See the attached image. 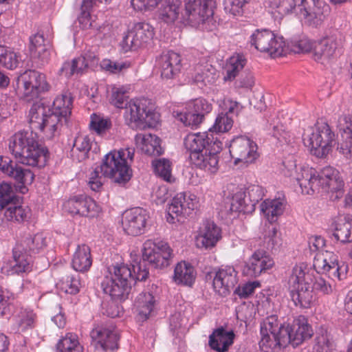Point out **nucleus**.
<instances>
[{
	"label": "nucleus",
	"instance_id": "nucleus-1",
	"mask_svg": "<svg viewBox=\"0 0 352 352\" xmlns=\"http://www.w3.org/2000/svg\"><path fill=\"white\" fill-rule=\"evenodd\" d=\"M72 98L65 92L57 96L51 106L41 100L34 102L29 113L30 131H23L11 137L9 149L19 163L30 166H43L47 160V150L38 142L34 131H45L46 137L52 138L62 120L71 114Z\"/></svg>",
	"mask_w": 352,
	"mask_h": 352
},
{
	"label": "nucleus",
	"instance_id": "nucleus-2",
	"mask_svg": "<svg viewBox=\"0 0 352 352\" xmlns=\"http://www.w3.org/2000/svg\"><path fill=\"white\" fill-rule=\"evenodd\" d=\"M142 252V260L134 259L131 263L132 268L124 264L113 267V275L111 278L106 277L101 284L104 293L113 300H125L137 280L142 281L147 278V264L154 268H163L170 263L172 250L166 242L155 243L147 240L143 244Z\"/></svg>",
	"mask_w": 352,
	"mask_h": 352
},
{
	"label": "nucleus",
	"instance_id": "nucleus-3",
	"mask_svg": "<svg viewBox=\"0 0 352 352\" xmlns=\"http://www.w3.org/2000/svg\"><path fill=\"white\" fill-rule=\"evenodd\" d=\"M296 180L302 192L311 195L316 192L335 191L336 198L344 194V183L340 173L332 167H325L320 173L309 167H300Z\"/></svg>",
	"mask_w": 352,
	"mask_h": 352
},
{
	"label": "nucleus",
	"instance_id": "nucleus-4",
	"mask_svg": "<svg viewBox=\"0 0 352 352\" xmlns=\"http://www.w3.org/2000/svg\"><path fill=\"white\" fill-rule=\"evenodd\" d=\"M280 14L294 12L310 26L318 27L329 12V7L320 0H276Z\"/></svg>",
	"mask_w": 352,
	"mask_h": 352
},
{
	"label": "nucleus",
	"instance_id": "nucleus-5",
	"mask_svg": "<svg viewBox=\"0 0 352 352\" xmlns=\"http://www.w3.org/2000/svg\"><path fill=\"white\" fill-rule=\"evenodd\" d=\"M45 245V240L42 234L29 235L23 239L13 249V259L8 263L12 274H19L31 271L32 258L30 254L38 253Z\"/></svg>",
	"mask_w": 352,
	"mask_h": 352
},
{
	"label": "nucleus",
	"instance_id": "nucleus-6",
	"mask_svg": "<svg viewBox=\"0 0 352 352\" xmlns=\"http://www.w3.org/2000/svg\"><path fill=\"white\" fill-rule=\"evenodd\" d=\"M304 263L296 265L292 270L289 283L292 287V299L296 306L309 308L314 302L315 297L313 292V276L306 272Z\"/></svg>",
	"mask_w": 352,
	"mask_h": 352
},
{
	"label": "nucleus",
	"instance_id": "nucleus-7",
	"mask_svg": "<svg viewBox=\"0 0 352 352\" xmlns=\"http://www.w3.org/2000/svg\"><path fill=\"white\" fill-rule=\"evenodd\" d=\"M304 144L313 155L325 157L336 143L335 134L324 122H317L314 127H308L302 135Z\"/></svg>",
	"mask_w": 352,
	"mask_h": 352
},
{
	"label": "nucleus",
	"instance_id": "nucleus-8",
	"mask_svg": "<svg viewBox=\"0 0 352 352\" xmlns=\"http://www.w3.org/2000/svg\"><path fill=\"white\" fill-rule=\"evenodd\" d=\"M100 171L105 177L120 186L126 184L132 177L130 162H127L126 152L123 149L105 155L100 165Z\"/></svg>",
	"mask_w": 352,
	"mask_h": 352
},
{
	"label": "nucleus",
	"instance_id": "nucleus-9",
	"mask_svg": "<svg viewBox=\"0 0 352 352\" xmlns=\"http://www.w3.org/2000/svg\"><path fill=\"white\" fill-rule=\"evenodd\" d=\"M249 42L258 51L268 53L273 58L282 56L285 47L283 36L267 29L256 30Z\"/></svg>",
	"mask_w": 352,
	"mask_h": 352
},
{
	"label": "nucleus",
	"instance_id": "nucleus-10",
	"mask_svg": "<svg viewBox=\"0 0 352 352\" xmlns=\"http://www.w3.org/2000/svg\"><path fill=\"white\" fill-rule=\"evenodd\" d=\"M22 85L23 98L27 102L37 99L42 92L50 89L45 74L36 70H27L18 78V84Z\"/></svg>",
	"mask_w": 352,
	"mask_h": 352
},
{
	"label": "nucleus",
	"instance_id": "nucleus-11",
	"mask_svg": "<svg viewBox=\"0 0 352 352\" xmlns=\"http://www.w3.org/2000/svg\"><path fill=\"white\" fill-rule=\"evenodd\" d=\"M315 270L319 274H327L328 276L339 280L346 276L348 265L344 262H339L331 252H318L316 254L313 263Z\"/></svg>",
	"mask_w": 352,
	"mask_h": 352
},
{
	"label": "nucleus",
	"instance_id": "nucleus-12",
	"mask_svg": "<svg viewBox=\"0 0 352 352\" xmlns=\"http://www.w3.org/2000/svg\"><path fill=\"white\" fill-rule=\"evenodd\" d=\"M214 3L213 0H186L183 18L192 26L203 23L213 15Z\"/></svg>",
	"mask_w": 352,
	"mask_h": 352
},
{
	"label": "nucleus",
	"instance_id": "nucleus-13",
	"mask_svg": "<svg viewBox=\"0 0 352 352\" xmlns=\"http://www.w3.org/2000/svg\"><path fill=\"white\" fill-rule=\"evenodd\" d=\"M256 144L246 136H238L232 140L230 146V153L235 158V163L241 162L251 164L258 157Z\"/></svg>",
	"mask_w": 352,
	"mask_h": 352
},
{
	"label": "nucleus",
	"instance_id": "nucleus-14",
	"mask_svg": "<svg viewBox=\"0 0 352 352\" xmlns=\"http://www.w3.org/2000/svg\"><path fill=\"white\" fill-rule=\"evenodd\" d=\"M154 36L153 27L147 23H137L128 30L123 38V47L135 50L148 43Z\"/></svg>",
	"mask_w": 352,
	"mask_h": 352
},
{
	"label": "nucleus",
	"instance_id": "nucleus-15",
	"mask_svg": "<svg viewBox=\"0 0 352 352\" xmlns=\"http://www.w3.org/2000/svg\"><path fill=\"white\" fill-rule=\"evenodd\" d=\"M0 170L21 184L20 192L23 194L28 190L25 185L31 184L34 179L30 170L21 167L6 156H0Z\"/></svg>",
	"mask_w": 352,
	"mask_h": 352
},
{
	"label": "nucleus",
	"instance_id": "nucleus-16",
	"mask_svg": "<svg viewBox=\"0 0 352 352\" xmlns=\"http://www.w3.org/2000/svg\"><path fill=\"white\" fill-rule=\"evenodd\" d=\"M90 336L96 349L103 351H113L118 348L119 335L115 327L96 325L90 332Z\"/></svg>",
	"mask_w": 352,
	"mask_h": 352
},
{
	"label": "nucleus",
	"instance_id": "nucleus-17",
	"mask_svg": "<svg viewBox=\"0 0 352 352\" xmlns=\"http://www.w3.org/2000/svg\"><path fill=\"white\" fill-rule=\"evenodd\" d=\"M148 218L146 210L142 208H132L123 214L122 228L129 235H140L144 232Z\"/></svg>",
	"mask_w": 352,
	"mask_h": 352
},
{
	"label": "nucleus",
	"instance_id": "nucleus-18",
	"mask_svg": "<svg viewBox=\"0 0 352 352\" xmlns=\"http://www.w3.org/2000/svg\"><path fill=\"white\" fill-rule=\"evenodd\" d=\"M212 109V104L204 98H197L188 104L187 111L180 115V120L191 127L198 126L206 115Z\"/></svg>",
	"mask_w": 352,
	"mask_h": 352
},
{
	"label": "nucleus",
	"instance_id": "nucleus-19",
	"mask_svg": "<svg viewBox=\"0 0 352 352\" xmlns=\"http://www.w3.org/2000/svg\"><path fill=\"white\" fill-rule=\"evenodd\" d=\"M65 210L69 213L94 217L100 212L101 208L91 198L83 195L74 197L64 204Z\"/></svg>",
	"mask_w": 352,
	"mask_h": 352
},
{
	"label": "nucleus",
	"instance_id": "nucleus-20",
	"mask_svg": "<svg viewBox=\"0 0 352 352\" xmlns=\"http://www.w3.org/2000/svg\"><path fill=\"white\" fill-rule=\"evenodd\" d=\"M195 208V203L192 198L190 197L186 198L185 194L179 193L173 198L167 209L168 214L167 221L172 223H175V219L182 221L183 218L191 214Z\"/></svg>",
	"mask_w": 352,
	"mask_h": 352
},
{
	"label": "nucleus",
	"instance_id": "nucleus-21",
	"mask_svg": "<svg viewBox=\"0 0 352 352\" xmlns=\"http://www.w3.org/2000/svg\"><path fill=\"white\" fill-rule=\"evenodd\" d=\"M273 259L263 250L256 251L249 258L243 268V274L252 278L260 276L263 272L272 268Z\"/></svg>",
	"mask_w": 352,
	"mask_h": 352
},
{
	"label": "nucleus",
	"instance_id": "nucleus-22",
	"mask_svg": "<svg viewBox=\"0 0 352 352\" xmlns=\"http://www.w3.org/2000/svg\"><path fill=\"white\" fill-rule=\"evenodd\" d=\"M237 283L236 272L234 267H226L215 272L213 278V287L221 296H226Z\"/></svg>",
	"mask_w": 352,
	"mask_h": 352
},
{
	"label": "nucleus",
	"instance_id": "nucleus-23",
	"mask_svg": "<svg viewBox=\"0 0 352 352\" xmlns=\"http://www.w3.org/2000/svg\"><path fill=\"white\" fill-rule=\"evenodd\" d=\"M287 331L290 337L289 344L298 346L303 340L310 338L313 335L311 327L307 319L303 316L295 318L291 324H287Z\"/></svg>",
	"mask_w": 352,
	"mask_h": 352
},
{
	"label": "nucleus",
	"instance_id": "nucleus-24",
	"mask_svg": "<svg viewBox=\"0 0 352 352\" xmlns=\"http://www.w3.org/2000/svg\"><path fill=\"white\" fill-rule=\"evenodd\" d=\"M221 237L220 228L213 221L206 220L196 237V246L206 250L212 248Z\"/></svg>",
	"mask_w": 352,
	"mask_h": 352
},
{
	"label": "nucleus",
	"instance_id": "nucleus-25",
	"mask_svg": "<svg viewBox=\"0 0 352 352\" xmlns=\"http://www.w3.org/2000/svg\"><path fill=\"white\" fill-rule=\"evenodd\" d=\"M157 61L162 78L172 79L180 72L181 58L176 52L168 51L163 53Z\"/></svg>",
	"mask_w": 352,
	"mask_h": 352
},
{
	"label": "nucleus",
	"instance_id": "nucleus-26",
	"mask_svg": "<svg viewBox=\"0 0 352 352\" xmlns=\"http://www.w3.org/2000/svg\"><path fill=\"white\" fill-rule=\"evenodd\" d=\"M146 104L147 100L143 98L130 101L124 106V116L128 124L148 122L151 109H148Z\"/></svg>",
	"mask_w": 352,
	"mask_h": 352
},
{
	"label": "nucleus",
	"instance_id": "nucleus-27",
	"mask_svg": "<svg viewBox=\"0 0 352 352\" xmlns=\"http://www.w3.org/2000/svg\"><path fill=\"white\" fill-rule=\"evenodd\" d=\"M279 334L261 333L259 346L263 352H272L285 348L289 344L290 337L287 330H282Z\"/></svg>",
	"mask_w": 352,
	"mask_h": 352
},
{
	"label": "nucleus",
	"instance_id": "nucleus-28",
	"mask_svg": "<svg viewBox=\"0 0 352 352\" xmlns=\"http://www.w3.org/2000/svg\"><path fill=\"white\" fill-rule=\"evenodd\" d=\"M340 46V41L333 36L323 38L314 46L316 59H329L337 55Z\"/></svg>",
	"mask_w": 352,
	"mask_h": 352
},
{
	"label": "nucleus",
	"instance_id": "nucleus-29",
	"mask_svg": "<svg viewBox=\"0 0 352 352\" xmlns=\"http://www.w3.org/2000/svg\"><path fill=\"white\" fill-rule=\"evenodd\" d=\"M135 140L142 151L148 155L160 156L164 152L160 144L161 140L155 135L138 134Z\"/></svg>",
	"mask_w": 352,
	"mask_h": 352
},
{
	"label": "nucleus",
	"instance_id": "nucleus-30",
	"mask_svg": "<svg viewBox=\"0 0 352 352\" xmlns=\"http://www.w3.org/2000/svg\"><path fill=\"white\" fill-rule=\"evenodd\" d=\"M30 52L32 57L38 60V64L44 65L50 59V53L45 44L43 34L37 33L30 38Z\"/></svg>",
	"mask_w": 352,
	"mask_h": 352
},
{
	"label": "nucleus",
	"instance_id": "nucleus-31",
	"mask_svg": "<svg viewBox=\"0 0 352 352\" xmlns=\"http://www.w3.org/2000/svg\"><path fill=\"white\" fill-rule=\"evenodd\" d=\"M234 334L232 331H226L223 327L214 331L210 336L209 345L217 352H225L233 343Z\"/></svg>",
	"mask_w": 352,
	"mask_h": 352
},
{
	"label": "nucleus",
	"instance_id": "nucleus-32",
	"mask_svg": "<svg viewBox=\"0 0 352 352\" xmlns=\"http://www.w3.org/2000/svg\"><path fill=\"white\" fill-rule=\"evenodd\" d=\"M189 159L195 166L210 174H214L219 169V157L210 155L208 152L189 154Z\"/></svg>",
	"mask_w": 352,
	"mask_h": 352
},
{
	"label": "nucleus",
	"instance_id": "nucleus-33",
	"mask_svg": "<svg viewBox=\"0 0 352 352\" xmlns=\"http://www.w3.org/2000/svg\"><path fill=\"white\" fill-rule=\"evenodd\" d=\"M286 201L283 198L266 199L261 205V210L271 223L277 220L285 210Z\"/></svg>",
	"mask_w": 352,
	"mask_h": 352
},
{
	"label": "nucleus",
	"instance_id": "nucleus-34",
	"mask_svg": "<svg viewBox=\"0 0 352 352\" xmlns=\"http://www.w3.org/2000/svg\"><path fill=\"white\" fill-rule=\"evenodd\" d=\"M344 120L341 133L342 142L338 144L337 150L346 160H352V116L346 117Z\"/></svg>",
	"mask_w": 352,
	"mask_h": 352
},
{
	"label": "nucleus",
	"instance_id": "nucleus-35",
	"mask_svg": "<svg viewBox=\"0 0 352 352\" xmlns=\"http://www.w3.org/2000/svg\"><path fill=\"white\" fill-rule=\"evenodd\" d=\"M72 264L76 272L87 271L92 264L89 247L85 244L78 245L74 254Z\"/></svg>",
	"mask_w": 352,
	"mask_h": 352
},
{
	"label": "nucleus",
	"instance_id": "nucleus-36",
	"mask_svg": "<svg viewBox=\"0 0 352 352\" xmlns=\"http://www.w3.org/2000/svg\"><path fill=\"white\" fill-rule=\"evenodd\" d=\"M232 191L233 193L231 196L228 197L230 201L229 211L230 212H243V213L250 212V206L244 189L236 188Z\"/></svg>",
	"mask_w": 352,
	"mask_h": 352
},
{
	"label": "nucleus",
	"instance_id": "nucleus-37",
	"mask_svg": "<svg viewBox=\"0 0 352 352\" xmlns=\"http://www.w3.org/2000/svg\"><path fill=\"white\" fill-rule=\"evenodd\" d=\"M208 138V135L206 133L188 134L184 139L185 148L190 152V154L205 152Z\"/></svg>",
	"mask_w": 352,
	"mask_h": 352
},
{
	"label": "nucleus",
	"instance_id": "nucleus-38",
	"mask_svg": "<svg viewBox=\"0 0 352 352\" xmlns=\"http://www.w3.org/2000/svg\"><path fill=\"white\" fill-rule=\"evenodd\" d=\"M333 236L341 243H352V216L338 219Z\"/></svg>",
	"mask_w": 352,
	"mask_h": 352
},
{
	"label": "nucleus",
	"instance_id": "nucleus-39",
	"mask_svg": "<svg viewBox=\"0 0 352 352\" xmlns=\"http://www.w3.org/2000/svg\"><path fill=\"white\" fill-rule=\"evenodd\" d=\"M154 296L149 292L140 294L135 301V307L142 320L148 318L155 305Z\"/></svg>",
	"mask_w": 352,
	"mask_h": 352
},
{
	"label": "nucleus",
	"instance_id": "nucleus-40",
	"mask_svg": "<svg viewBox=\"0 0 352 352\" xmlns=\"http://www.w3.org/2000/svg\"><path fill=\"white\" fill-rule=\"evenodd\" d=\"M173 278L177 284L191 286L195 278L194 269L186 262L179 263L175 268Z\"/></svg>",
	"mask_w": 352,
	"mask_h": 352
},
{
	"label": "nucleus",
	"instance_id": "nucleus-41",
	"mask_svg": "<svg viewBox=\"0 0 352 352\" xmlns=\"http://www.w3.org/2000/svg\"><path fill=\"white\" fill-rule=\"evenodd\" d=\"M181 6L180 0H165L160 9V18L167 23H173L179 15Z\"/></svg>",
	"mask_w": 352,
	"mask_h": 352
},
{
	"label": "nucleus",
	"instance_id": "nucleus-42",
	"mask_svg": "<svg viewBox=\"0 0 352 352\" xmlns=\"http://www.w3.org/2000/svg\"><path fill=\"white\" fill-rule=\"evenodd\" d=\"M80 286V278L76 273H65L57 283V287L61 291L69 294H76L78 293Z\"/></svg>",
	"mask_w": 352,
	"mask_h": 352
},
{
	"label": "nucleus",
	"instance_id": "nucleus-43",
	"mask_svg": "<svg viewBox=\"0 0 352 352\" xmlns=\"http://www.w3.org/2000/svg\"><path fill=\"white\" fill-rule=\"evenodd\" d=\"M91 139L87 135H79L75 138L72 153L76 156L77 160L80 162L88 157V153L91 148Z\"/></svg>",
	"mask_w": 352,
	"mask_h": 352
},
{
	"label": "nucleus",
	"instance_id": "nucleus-44",
	"mask_svg": "<svg viewBox=\"0 0 352 352\" xmlns=\"http://www.w3.org/2000/svg\"><path fill=\"white\" fill-rule=\"evenodd\" d=\"M246 60L242 55L236 54L231 56L226 66V74L224 76V80H233L243 69Z\"/></svg>",
	"mask_w": 352,
	"mask_h": 352
},
{
	"label": "nucleus",
	"instance_id": "nucleus-45",
	"mask_svg": "<svg viewBox=\"0 0 352 352\" xmlns=\"http://www.w3.org/2000/svg\"><path fill=\"white\" fill-rule=\"evenodd\" d=\"M76 2H79L80 5L81 12L78 20L82 28H93V23L90 21V9L98 3H101V0H76Z\"/></svg>",
	"mask_w": 352,
	"mask_h": 352
},
{
	"label": "nucleus",
	"instance_id": "nucleus-46",
	"mask_svg": "<svg viewBox=\"0 0 352 352\" xmlns=\"http://www.w3.org/2000/svg\"><path fill=\"white\" fill-rule=\"evenodd\" d=\"M15 204H10L9 207L5 212V216L9 221H15L17 222H23L26 221L30 214V210L27 208H23L21 206H16Z\"/></svg>",
	"mask_w": 352,
	"mask_h": 352
},
{
	"label": "nucleus",
	"instance_id": "nucleus-47",
	"mask_svg": "<svg viewBox=\"0 0 352 352\" xmlns=\"http://www.w3.org/2000/svg\"><path fill=\"white\" fill-rule=\"evenodd\" d=\"M60 352H82L83 348L80 344L76 336L67 333L59 340L56 345Z\"/></svg>",
	"mask_w": 352,
	"mask_h": 352
},
{
	"label": "nucleus",
	"instance_id": "nucleus-48",
	"mask_svg": "<svg viewBox=\"0 0 352 352\" xmlns=\"http://www.w3.org/2000/svg\"><path fill=\"white\" fill-rule=\"evenodd\" d=\"M19 56L12 49L0 45V64L9 69L18 66Z\"/></svg>",
	"mask_w": 352,
	"mask_h": 352
},
{
	"label": "nucleus",
	"instance_id": "nucleus-49",
	"mask_svg": "<svg viewBox=\"0 0 352 352\" xmlns=\"http://www.w3.org/2000/svg\"><path fill=\"white\" fill-rule=\"evenodd\" d=\"M36 315L32 310L21 309L17 315V323L21 331L34 327Z\"/></svg>",
	"mask_w": 352,
	"mask_h": 352
},
{
	"label": "nucleus",
	"instance_id": "nucleus-50",
	"mask_svg": "<svg viewBox=\"0 0 352 352\" xmlns=\"http://www.w3.org/2000/svg\"><path fill=\"white\" fill-rule=\"evenodd\" d=\"M282 330H287L286 325L280 324L274 315L267 317L261 326V333L279 334Z\"/></svg>",
	"mask_w": 352,
	"mask_h": 352
},
{
	"label": "nucleus",
	"instance_id": "nucleus-51",
	"mask_svg": "<svg viewBox=\"0 0 352 352\" xmlns=\"http://www.w3.org/2000/svg\"><path fill=\"white\" fill-rule=\"evenodd\" d=\"M15 201H18V198L14 195L12 185L7 182H2L0 184V209L15 204Z\"/></svg>",
	"mask_w": 352,
	"mask_h": 352
},
{
	"label": "nucleus",
	"instance_id": "nucleus-52",
	"mask_svg": "<svg viewBox=\"0 0 352 352\" xmlns=\"http://www.w3.org/2000/svg\"><path fill=\"white\" fill-rule=\"evenodd\" d=\"M154 170L156 174L163 178L165 181L170 182L171 178V163L165 158L153 161Z\"/></svg>",
	"mask_w": 352,
	"mask_h": 352
},
{
	"label": "nucleus",
	"instance_id": "nucleus-53",
	"mask_svg": "<svg viewBox=\"0 0 352 352\" xmlns=\"http://www.w3.org/2000/svg\"><path fill=\"white\" fill-rule=\"evenodd\" d=\"M248 201L250 206L251 211L254 210V206L263 199L264 195L263 190L261 186L258 185H251L245 190Z\"/></svg>",
	"mask_w": 352,
	"mask_h": 352
},
{
	"label": "nucleus",
	"instance_id": "nucleus-54",
	"mask_svg": "<svg viewBox=\"0 0 352 352\" xmlns=\"http://www.w3.org/2000/svg\"><path fill=\"white\" fill-rule=\"evenodd\" d=\"M110 102L117 108H124L128 102V96L123 88L113 87Z\"/></svg>",
	"mask_w": 352,
	"mask_h": 352
},
{
	"label": "nucleus",
	"instance_id": "nucleus-55",
	"mask_svg": "<svg viewBox=\"0 0 352 352\" xmlns=\"http://www.w3.org/2000/svg\"><path fill=\"white\" fill-rule=\"evenodd\" d=\"M232 124V119L229 118L227 113H221L217 117L213 128L215 131L223 133L228 131Z\"/></svg>",
	"mask_w": 352,
	"mask_h": 352
},
{
	"label": "nucleus",
	"instance_id": "nucleus-56",
	"mask_svg": "<svg viewBox=\"0 0 352 352\" xmlns=\"http://www.w3.org/2000/svg\"><path fill=\"white\" fill-rule=\"evenodd\" d=\"M249 0H226L225 8L229 10L233 15H240L242 13V8Z\"/></svg>",
	"mask_w": 352,
	"mask_h": 352
},
{
	"label": "nucleus",
	"instance_id": "nucleus-57",
	"mask_svg": "<svg viewBox=\"0 0 352 352\" xmlns=\"http://www.w3.org/2000/svg\"><path fill=\"white\" fill-rule=\"evenodd\" d=\"M100 66L102 69L105 71L109 72L113 74H117L121 72L123 69L129 67V65L125 63H119L113 62L110 60H104Z\"/></svg>",
	"mask_w": 352,
	"mask_h": 352
},
{
	"label": "nucleus",
	"instance_id": "nucleus-58",
	"mask_svg": "<svg viewBox=\"0 0 352 352\" xmlns=\"http://www.w3.org/2000/svg\"><path fill=\"white\" fill-rule=\"evenodd\" d=\"M254 84V76L248 72L241 73L235 82L236 87L239 88H252Z\"/></svg>",
	"mask_w": 352,
	"mask_h": 352
},
{
	"label": "nucleus",
	"instance_id": "nucleus-59",
	"mask_svg": "<svg viewBox=\"0 0 352 352\" xmlns=\"http://www.w3.org/2000/svg\"><path fill=\"white\" fill-rule=\"evenodd\" d=\"M162 0H131V5L138 10H146L155 8Z\"/></svg>",
	"mask_w": 352,
	"mask_h": 352
},
{
	"label": "nucleus",
	"instance_id": "nucleus-60",
	"mask_svg": "<svg viewBox=\"0 0 352 352\" xmlns=\"http://www.w3.org/2000/svg\"><path fill=\"white\" fill-rule=\"evenodd\" d=\"M11 304L10 297L6 296L5 292L0 289V317L10 314Z\"/></svg>",
	"mask_w": 352,
	"mask_h": 352
},
{
	"label": "nucleus",
	"instance_id": "nucleus-61",
	"mask_svg": "<svg viewBox=\"0 0 352 352\" xmlns=\"http://www.w3.org/2000/svg\"><path fill=\"white\" fill-rule=\"evenodd\" d=\"M258 285V283L256 282L248 283L242 287H238L234 293L241 298H247L254 293L256 287Z\"/></svg>",
	"mask_w": 352,
	"mask_h": 352
},
{
	"label": "nucleus",
	"instance_id": "nucleus-62",
	"mask_svg": "<svg viewBox=\"0 0 352 352\" xmlns=\"http://www.w3.org/2000/svg\"><path fill=\"white\" fill-rule=\"evenodd\" d=\"M72 63L74 75H82L87 71L89 67L87 59L85 56L74 58L72 60Z\"/></svg>",
	"mask_w": 352,
	"mask_h": 352
},
{
	"label": "nucleus",
	"instance_id": "nucleus-63",
	"mask_svg": "<svg viewBox=\"0 0 352 352\" xmlns=\"http://www.w3.org/2000/svg\"><path fill=\"white\" fill-rule=\"evenodd\" d=\"M312 287L313 290H318L324 294H329L333 292L332 286L322 278L313 280Z\"/></svg>",
	"mask_w": 352,
	"mask_h": 352
},
{
	"label": "nucleus",
	"instance_id": "nucleus-64",
	"mask_svg": "<svg viewBox=\"0 0 352 352\" xmlns=\"http://www.w3.org/2000/svg\"><path fill=\"white\" fill-rule=\"evenodd\" d=\"M102 178L99 176V172L96 170H94L90 175L88 184L91 189L94 191H99L102 186Z\"/></svg>",
	"mask_w": 352,
	"mask_h": 352
}]
</instances>
